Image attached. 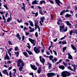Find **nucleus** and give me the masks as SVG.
I'll return each mask as SVG.
<instances>
[{
  "label": "nucleus",
  "mask_w": 77,
  "mask_h": 77,
  "mask_svg": "<svg viewBox=\"0 0 77 77\" xmlns=\"http://www.w3.org/2000/svg\"><path fill=\"white\" fill-rule=\"evenodd\" d=\"M24 66V63L23 61L21 59H19L17 63V67L20 66L19 69V70L20 71V72H21L22 71V69Z\"/></svg>",
  "instance_id": "f257e3e1"
},
{
  "label": "nucleus",
  "mask_w": 77,
  "mask_h": 77,
  "mask_svg": "<svg viewBox=\"0 0 77 77\" xmlns=\"http://www.w3.org/2000/svg\"><path fill=\"white\" fill-rule=\"evenodd\" d=\"M60 32H65L68 30V29L67 27H66L65 29V26H60Z\"/></svg>",
  "instance_id": "f03ea898"
},
{
  "label": "nucleus",
  "mask_w": 77,
  "mask_h": 77,
  "mask_svg": "<svg viewBox=\"0 0 77 77\" xmlns=\"http://www.w3.org/2000/svg\"><path fill=\"white\" fill-rule=\"evenodd\" d=\"M71 75V73L67 71H65L62 72L61 76L63 77H66V76L69 77Z\"/></svg>",
  "instance_id": "7ed1b4c3"
},
{
  "label": "nucleus",
  "mask_w": 77,
  "mask_h": 77,
  "mask_svg": "<svg viewBox=\"0 0 77 77\" xmlns=\"http://www.w3.org/2000/svg\"><path fill=\"white\" fill-rule=\"evenodd\" d=\"M33 20H34L35 23V26L37 28H38V32H40V27L38 25V21L37 20H35L34 19Z\"/></svg>",
  "instance_id": "20e7f679"
},
{
  "label": "nucleus",
  "mask_w": 77,
  "mask_h": 77,
  "mask_svg": "<svg viewBox=\"0 0 77 77\" xmlns=\"http://www.w3.org/2000/svg\"><path fill=\"white\" fill-rule=\"evenodd\" d=\"M57 74H55L54 73H48L47 74V75L48 77H53V76H54L56 75Z\"/></svg>",
  "instance_id": "39448f33"
},
{
  "label": "nucleus",
  "mask_w": 77,
  "mask_h": 77,
  "mask_svg": "<svg viewBox=\"0 0 77 77\" xmlns=\"http://www.w3.org/2000/svg\"><path fill=\"white\" fill-rule=\"evenodd\" d=\"M46 57H47V58H49V59L51 60V61H52L53 63H54V60L53 59V56L51 55H50L49 57L48 56H46Z\"/></svg>",
  "instance_id": "423d86ee"
},
{
  "label": "nucleus",
  "mask_w": 77,
  "mask_h": 77,
  "mask_svg": "<svg viewBox=\"0 0 77 77\" xmlns=\"http://www.w3.org/2000/svg\"><path fill=\"white\" fill-rule=\"evenodd\" d=\"M36 47H35L34 48V51L36 54H39L40 53V49H36Z\"/></svg>",
  "instance_id": "0eeeda50"
},
{
  "label": "nucleus",
  "mask_w": 77,
  "mask_h": 77,
  "mask_svg": "<svg viewBox=\"0 0 77 77\" xmlns=\"http://www.w3.org/2000/svg\"><path fill=\"white\" fill-rule=\"evenodd\" d=\"M29 40L30 42H31V44H33V45L35 46V40H33V39L32 38H29Z\"/></svg>",
  "instance_id": "6e6552de"
},
{
  "label": "nucleus",
  "mask_w": 77,
  "mask_h": 77,
  "mask_svg": "<svg viewBox=\"0 0 77 77\" xmlns=\"http://www.w3.org/2000/svg\"><path fill=\"white\" fill-rule=\"evenodd\" d=\"M39 59L40 60V61L43 64V65H44V62H45V59L43 58H42V60H41V59H42V57L41 56H40L39 57Z\"/></svg>",
  "instance_id": "1a4fd4ad"
},
{
  "label": "nucleus",
  "mask_w": 77,
  "mask_h": 77,
  "mask_svg": "<svg viewBox=\"0 0 77 77\" xmlns=\"http://www.w3.org/2000/svg\"><path fill=\"white\" fill-rule=\"evenodd\" d=\"M30 66L32 69H34L35 71L37 70V67H35V65H32L30 64Z\"/></svg>",
  "instance_id": "9d476101"
},
{
  "label": "nucleus",
  "mask_w": 77,
  "mask_h": 77,
  "mask_svg": "<svg viewBox=\"0 0 77 77\" xmlns=\"http://www.w3.org/2000/svg\"><path fill=\"white\" fill-rule=\"evenodd\" d=\"M38 2H39V1H36V0L33 1L32 2V5H38Z\"/></svg>",
  "instance_id": "9b49d317"
},
{
  "label": "nucleus",
  "mask_w": 77,
  "mask_h": 77,
  "mask_svg": "<svg viewBox=\"0 0 77 77\" xmlns=\"http://www.w3.org/2000/svg\"><path fill=\"white\" fill-rule=\"evenodd\" d=\"M68 59H72V60L73 59L72 58V56L71 55V54L69 53H68Z\"/></svg>",
  "instance_id": "f8f14e48"
},
{
  "label": "nucleus",
  "mask_w": 77,
  "mask_h": 77,
  "mask_svg": "<svg viewBox=\"0 0 77 77\" xmlns=\"http://www.w3.org/2000/svg\"><path fill=\"white\" fill-rule=\"evenodd\" d=\"M2 72H3V73H4L6 75H7L8 76L9 75V74H8V73L7 71V70L6 69H5L4 70L2 71Z\"/></svg>",
  "instance_id": "ddd939ff"
},
{
  "label": "nucleus",
  "mask_w": 77,
  "mask_h": 77,
  "mask_svg": "<svg viewBox=\"0 0 77 77\" xmlns=\"http://www.w3.org/2000/svg\"><path fill=\"white\" fill-rule=\"evenodd\" d=\"M41 67L39 66L38 68V69L37 70V72L38 74H40L41 72Z\"/></svg>",
  "instance_id": "4468645a"
},
{
  "label": "nucleus",
  "mask_w": 77,
  "mask_h": 77,
  "mask_svg": "<svg viewBox=\"0 0 77 77\" xmlns=\"http://www.w3.org/2000/svg\"><path fill=\"white\" fill-rule=\"evenodd\" d=\"M45 19V17H43L40 18V20H41L40 21H41L42 23H44V21Z\"/></svg>",
  "instance_id": "2eb2a0df"
},
{
  "label": "nucleus",
  "mask_w": 77,
  "mask_h": 77,
  "mask_svg": "<svg viewBox=\"0 0 77 77\" xmlns=\"http://www.w3.org/2000/svg\"><path fill=\"white\" fill-rule=\"evenodd\" d=\"M59 44H66V42L63 41L62 42L61 41H60L59 42Z\"/></svg>",
  "instance_id": "dca6fc26"
},
{
  "label": "nucleus",
  "mask_w": 77,
  "mask_h": 77,
  "mask_svg": "<svg viewBox=\"0 0 77 77\" xmlns=\"http://www.w3.org/2000/svg\"><path fill=\"white\" fill-rule=\"evenodd\" d=\"M16 37H17V38L19 39V41H21V37H20V34H19V33L17 34Z\"/></svg>",
  "instance_id": "f3484780"
},
{
  "label": "nucleus",
  "mask_w": 77,
  "mask_h": 77,
  "mask_svg": "<svg viewBox=\"0 0 77 77\" xmlns=\"http://www.w3.org/2000/svg\"><path fill=\"white\" fill-rule=\"evenodd\" d=\"M12 20V17H9L8 18L7 20V23H9Z\"/></svg>",
  "instance_id": "a211bd4d"
},
{
  "label": "nucleus",
  "mask_w": 77,
  "mask_h": 77,
  "mask_svg": "<svg viewBox=\"0 0 77 77\" xmlns=\"http://www.w3.org/2000/svg\"><path fill=\"white\" fill-rule=\"evenodd\" d=\"M23 54L25 56H26V57H29V56L27 55H28V54H27V52H23Z\"/></svg>",
  "instance_id": "6ab92c4d"
},
{
  "label": "nucleus",
  "mask_w": 77,
  "mask_h": 77,
  "mask_svg": "<svg viewBox=\"0 0 77 77\" xmlns=\"http://www.w3.org/2000/svg\"><path fill=\"white\" fill-rule=\"evenodd\" d=\"M65 23H66L67 26H71L72 25L71 23H69V21H66Z\"/></svg>",
  "instance_id": "aec40b11"
},
{
  "label": "nucleus",
  "mask_w": 77,
  "mask_h": 77,
  "mask_svg": "<svg viewBox=\"0 0 77 77\" xmlns=\"http://www.w3.org/2000/svg\"><path fill=\"white\" fill-rule=\"evenodd\" d=\"M4 59L5 60H6V59L7 60H9V59H10V58H9V57L8 55L5 56L4 57Z\"/></svg>",
  "instance_id": "412c9836"
},
{
  "label": "nucleus",
  "mask_w": 77,
  "mask_h": 77,
  "mask_svg": "<svg viewBox=\"0 0 77 77\" xmlns=\"http://www.w3.org/2000/svg\"><path fill=\"white\" fill-rule=\"evenodd\" d=\"M29 22L31 26H33V22L31 20H29Z\"/></svg>",
  "instance_id": "4be33fe9"
},
{
  "label": "nucleus",
  "mask_w": 77,
  "mask_h": 77,
  "mask_svg": "<svg viewBox=\"0 0 77 77\" xmlns=\"http://www.w3.org/2000/svg\"><path fill=\"white\" fill-rule=\"evenodd\" d=\"M31 13L32 14H35V17H37V16L38 15V12H36V13H33L32 12V11Z\"/></svg>",
  "instance_id": "5701e85b"
},
{
  "label": "nucleus",
  "mask_w": 77,
  "mask_h": 77,
  "mask_svg": "<svg viewBox=\"0 0 77 77\" xmlns=\"http://www.w3.org/2000/svg\"><path fill=\"white\" fill-rule=\"evenodd\" d=\"M39 13L40 14H41V15H44V14L43 13V12H42V10H39Z\"/></svg>",
  "instance_id": "b1692460"
},
{
  "label": "nucleus",
  "mask_w": 77,
  "mask_h": 77,
  "mask_svg": "<svg viewBox=\"0 0 77 77\" xmlns=\"http://www.w3.org/2000/svg\"><path fill=\"white\" fill-rule=\"evenodd\" d=\"M59 68L62 69H65V67L64 66H59Z\"/></svg>",
  "instance_id": "393cba45"
},
{
  "label": "nucleus",
  "mask_w": 77,
  "mask_h": 77,
  "mask_svg": "<svg viewBox=\"0 0 77 77\" xmlns=\"http://www.w3.org/2000/svg\"><path fill=\"white\" fill-rule=\"evenodd\" d=\"M26 51H27L28 53H29V55H31V54H33L32 53V52H31L30 51H28V50H27L26 49Z\"/></svg>",
  "instance_id": "a878e982"
},
{
  "label": "nucleus",
  "mask_w": 77,
  "mask_h": 77,
  "mask_svg": "<svg viewBox=\"0 0 77 77\" xmlns=\"http://www.w3.org/2000/svg\"><path fill=\"white\" fill-rule=\"evenodd\" d=\"M71 46L72 48V49H73V50H76L77 49H76V48H75V47H74V45H71Z\"/></svg>",
  "instance_id": "bb28decb"
},
{
  "label": "nucleus",
  "mask_w": 77,
  "mask_h": 77,
  "mask_svg": "<svg viewBox=\"0 0 77 77\" xmlns=\"http://www.w3.org/2000/svg\"><path fill=\"white\" fill-rule=\"evenodd\" d=\"M48 65L49 66L48 67V69H50V68H51V64L50 63H48Z\"/></svg>",
  "instance_id": "cd10ccee"
},
{
  "label": "nucleus",
  "mask_w": 77,
  "mask_h": 77,
  "mask_svg": "<svg viewBox=\"0 0 77 77\" xmlns=\"http://www.w3.org/2000/svg\"><path fill=\"white\" fill-rule=\"evenodd\" d=\"M14 54L16 55L17 57H18L19 56V51H18L17 52H14Z\"/></svg>",
  "instance_id": "c85d7f7f"
},
{
  "label": "nucleus",
  "mask_w": 77,
  "mask_h": 77,
  "mask_svg": "<svg viewBox=\"0 0 77 77\" xmlns=\"http://www.w3.org/2000/svg\"><path fill=\"white\" fill-rule=\"evenodd\" d=\"M44 3V5L45 4V2L44 0L41 1L40 2V5H42V3Z\"/></svg>",
  "instance_id": "c756f323"
},
{
  "label": "nucleus",
  "mask_w": 77,
  "mask_h": 77,
  "mask_svg": "<svg viewBox=\"0 0 77 77\" xmlns=\"http://www.w3.org/2000/svg\"><path fill=\"white\" fill-rule=\"evenodd\" d=\"M55 1L56 4H58L60 2V0H55Z\"/></svg>",
  "instance_id": "7c9ffc66"
},
{
  "label": "nucleus",
  "mask_w": 77,
  "mask_h": 77,
  "mask_svg": "<svg viewBox=\"0 0 77 77\" xmlns=\"http://www.w3.org/2000/svg\"><path fill=\"white\" fill-rule=\"evenodd\" d=\"M57 24L59 26H64V24L63 23H59L58 22Z\"/></svg>",
  "instance_id": "2f4dec72"
},
{
  "label": "nucleus",
  "mask_w": 77,
  "mask_h": 77,
  "mask_svg": "<svg viewBox=\"0 0 77 77\" xmlns=\"http://www.w3.org/2000/svg\"><path fill=\"white\" fill-rule=\"evenodd\" d=\"M27 45H28V46H27V47H28V48H29V50H30L31 47H30V44H29V43H27Z\"/></svg>",
  "instance_id": "473e14b6"
},
{
  "label": "nucleus",
  "mask_w": 77,
  "mask_h": 77,
  "mask_svg": "<svg viewBox=\"0 0 77 77\" xmlns=\"http://www.w3.org/2000/svg\"><path fill=\"white\" fill-rule=\"evenodd\" d=\"M58 23H62V20L61 19H59L57 22V24H58Z\"/></svg>",
  "instance_id": "72a5a7b5"
},
{
  "label": "nucleus",
  "mask_w": 77,
  "mask_h": 77,
  "mask_svg": "<svg viewBox=\"0 0 77 77\" xmlns=\"http://www.w3.org/2000/svg\"><path fill=\"white\" fill-rule=\"evenodd\" d=\"M4 7H5V8H6L7 10H8V8L7 7V5H6V4L4 5Z\"/></svg>",
  "instance_id": "f704fd0d"
},
{
  "label": "nucleus",
  "mask_w": 77,
  "mask_h": 77,
  "mask_svg": "<svg viewBox=\"0 0 77 77\" xmlns=\"http://www.w3.org/2000/svg\"><path fill=\"white\" fill-rule=\"evenodd\" d=\"M67 68L69 69H70V70H71V71H73V69H72L71 68V66H69L67 67Z\"/></svg>",
  "instance_id": "c9c22d12"
},
{
  "label": "nucleus",
  "mask_w": 77,
  "mask_h": 77,
  "mask_svg": "<svg viewBox=\"0 0 77 77\" xmlns=\"http://www.w3.org/2000/svg\"><path fill=\"white\" fill-rule=\"evenodd\" d=\"M66 47H64L63 48V52H64V51L66 50Z\"/></svg>",
  "instance_id": "e433bc0d"
},
{
  "label": "nucleus",
  "mask_w": 77,
  "mask_h": 77,
  "mask_svg": "<svg viewBox=\"0 0 77 77\" xmlns=\"http://www.w3.org/2000/svg\"><path fill=\"white\" fill-rule=\"evenodd\" d=\"M63 64L65 66H68V64H67L65 63L64 62V61L63 62Z\"/></svg>",
  "instance_id": "4c0bfd02"
},
{
  "label": "nucleus",
  "mask_w": 77,
  "mask_h": 77,
  "mask_svg": "<svg viewBox=\"0 0 77 77\" xmlns=\"http://www.w3.org/2000/svg\"><path fill=\"white\" fill-rule=\"evenodd\" d=\"M25 6H22L21 7V8L22 9H23V11H26V10L25 9Z\"/></svg>",
  "instance_id": "58836bf2"
},
{
  "label": "nucleus",
  "mask_w": 77,
  "mask_h": 77,
  "mask_svg": "<svg viewBox=\"0 0 77 77\" xmlns=\"http://www.w3.org/2000/svg\"><path fill=\"white\" fill-rule=\"evenodd\" d=\"M17 22H18L19 23H21V22H22V19H21L20 21L19 19H18L17 20Z\"/></svg>",
  "instance_id": "ea45409f"
},
{
  "label": "nucleus",
  "mask_w": 77,
  "mask_h": 77,
  "mask_svg": "<svg viewBox=\"0 0 77 77\" xmlns=\"http://www.w3.org/2000/svg\"><path fill=\"white\" fill-rule=\"evenodd\" d=\"M18 47H17V46H16L14 48V49L15 51H17V50L19 51V50H18Z\"/></svg>",
  "instance_id": "a19ab883"
},
{
  "label": "nucleus",
  "mask_w": 77,
  "mask_h": 77,
  "mask_svg": "<svg viewBox=\"0 0 77 77\" xmlns=\"http://www.w3.org/2000/svg\"><path fill=\"white\" fill-rule=\"evenodd\" d=\"M53 52L54 53V54L55 55V56H57V52L55 51L54 50H53Z\"/></svg>",
  "instance_id": "79ce46f5"
},
{
  "label": "nucleus",
  "mask_w": 77,
  "mask_h": 77,
  "mask_svg": "<svg viewBox=\"0 0 77 77\" xmlns=\"http://www.w3.org/2000/svg\"><path fill=\"white\" fill-rule=\"evenodd\" d=\"M44 49H42L41 50L42 53H44V50H45V47H43Z\"/></svg>",
  "instance_id": "37998d69"
},
{
  "label": "nucleus",
  "mask_w": 77,
  "mask_h": 77,
  "mask_svg": "<svg viewBox=\"0 0 77 77\" xmlns=\"http://www.w3.org/2000/svg\"><path fill=\"white\" fill-rule=\"evenodd\" d=\"M49 1L50 2L51 4H54V2H53V1L51 0H49Z\"/></svg>",
  "instance_id": "c03bdc74"
},
{
  "label": "nucleus",
  "mask_w": 77,
  "mask_h": 77,
  "mask_svg": "<svg viewBox=\"0 0 77 77\" xmlns=\"http://www.w3.org/2000/svg\"><path fill=\"white\" fill-rule=\"evenodd\" d=\"M8 43L9 45H12V43L11 42V41H8Z\"/></svg>",
  "instance_id": "a18cd8bd"
},
{
  "label": "nucleus",
  "mask_w": 77,
  "mask_h": 77,
  "mask_svg": "<svg viewBox=\"0 0 77 77\" xmlns=\"http://www.w3.org/2000/svg\"><path fill=\"white\" fill-rule=\"evenodd\" d=\"M71 14H67L66 15V17H71Z\"/></svg>",
  "instance_id": "49530a36"
},
{
  "label": "nucleus",
  "mask_w": 77,
  "mask_h": 77,
  "mask_svg": "<svg viewBox=\"0 0 77 77\" xmlns=\"http://www.w3.org/2000/svg\"><path fill=\"white\" fill-rule=\"evenodd\" d=\"M72 33H73V31H72V30L70 31L69 32L70 35H72Z\"/></svg>",
  "instance_id": "de8ad7c7"
},
{
  "label": "nucleus",
  "mask_w": 77,
  "mask_h": 77,
  "mask_svg": "<svg viewBox=\"0 0 77 77\" xmlns=\"http://www.w3.org/2000/svg\"><path fill=\"white\" fill-rule=\"evenodd\" d=\"M60 3H61V4H62V2H61L60 1V2L59 3H58V4H57V5L59 6H60Z\"/></svg>",
  "instance_id": "09e8293b"
},
{
  "label": "nucleus",
  "mask_w": 77,
  "mask_h": 77,
  "mask_svg": "<svg viewBox=\"0 0 77 77\" xmlns=\"http://www.w3.org/2000/svg\"><path fill=\"white\" fill-rule=\"evenodd\" d=\"M66 35H65L64 37H62L60 39V40H63V39H65V38L66 37Z\"/></svg>",
  "instance_id": "8fccbe9b"
},
{
  "label": "nucleus",
  "mask_w": 77,
  "mask_h": 77,
  "mask_svg": "<svg viewBox=\"0 0 77 77\" xmlns=\"http://www.w3.org/2000/svg\"><path fill=\"white\" fill-rule=\"evenodd\" d=\"M29 75H32V77H34V76L33 75V73H29Z\"/></svg>",
  "instance_id": "3c124183"
},
{
  "label": "nucleus",
  "mask_w": 77,
  "mask_h": 77,
  "mask_svg": "<svg viewBox=\"0 0 77 77\" xmlns=\"http://www.w3.org/2000/svg\"><path fill=\"white\" fill-rule=\"evenodd\" d=\"M46 53L47 55H50V53L49 52H48V51H46Z\"/></svg>",
  "instance_id": "603ef678"
},
{
  "label": "nucleus",
  "mask_w": 77,
  "mask_h": 77,
  "mask_svg": "<svg viewBox=\"0 0 77 77\" xmlns=\"http://www.w3.org/2000/svg\"><path fill=\"white\" fill-rule=\"evenodd\" d=\"M35 35L36 37H38V32H35Z\"/></svg>",
  "instance_id": "864d4df0"
},
{
  "label": "nucleus",
  "mask_w": 77,
  "mask_h": 77,
  "mask_svg": "<svg viewBox=\"0 0 77 77\" xmlns=\"http://www.w3.org/2000/svg\"><path fill=\"white\" fill-rule=\"evenodd\" d=\"M23 29L24 30H27V29H28V28L26 27V26H25L24 27Z\"/></svg>",
  "instance_id": "5fc2aeb1"
},
{
  "label": "nucleus",
  "mask_w": 77,
  "mask_h": 77,
  "mask_svg": "<svg viewBox=\"0 0 77 77\" xmlns=\"http://www.w3.org/2000/svg\"><path fill=\"white\" fill-rule=\"evenodd\" d=\"M25 24H26L27 26H29V23L27 22H25L24 23Z\"/></svg>",
  "instance_id": "6e6d98bb"
},
{
  "label": "nucleus",
  "mask_w": 77,
  "mask_h": 77,
  "mask_svg": "<svg viewBox=\"0 0 77 77\" xmlns=\"http://www.w3.org/2000/svg\"><path fill=\"white\" fill-rule=\"evenodd\" d=\"M12 66H10L9 67V68H8V70H11V69H12Z\"/></svg>",
  "instance_id": "4d7b16f0"
},
{
  "label": "nucleus",
  "mask_w": 77,
  "mask_h": 77,
  "mask_svg": "<svg viewBox=\"0 0 77 77\" xmlns=\"http://www.w3.org/2000/svg\"><path fill=\"white\" fill-rule=\"evenodd\" d=\"M57 38H56L54 40V42H56L57 41Z\"/></svg>",
  "instance_id": "13d9d810"
},
{
  "label": "nucleus",
  "mask_w": 77,
  "mask_h": 77,
  "mask_svg": "<svg viewBox=\"0 0 77 77\" xmlns=\"http://www.w3.org/2000/svg\"><path fill=\"white\" fill-rule=\"evenodd\" d=\"M42 22L41 21H40L39 23L40 24L41 26H42L43 25V24H42Z\"/></svg>",
  "instance_id": "bf43d9fd"
},
{
  "label": "nucleus",
  "mask_w": 77,
  "mask_h": 77,
  "mask_svg": "<svg viewBox=\"0 0 77 77\" xmlns=\"http://www.w3.org/2000/svg\"><path fill=\"white\" fill-rule=\"evenodd\" d=\"M8 13L6 12L5 14V17H7V15H8Z\"/></svg>",
  "instance_id": "052dcab7"
},
{
  "label": "nucleus",
  "mask_w": 77,
  "mask_h": 77,
  "mask_svg": "<svg viewBox=\"0 0 77 77\" xmlns=\"http://www.w3.org/2000/svg\"><path fill=\"white\" fill-rule=\"evenodd\" d=\"M66 62H69V61H70V60H69L66 59Z\"/></svg>",
  "instance_id": "680f3d73"
},
{
  "label": "nucleus",
  "mask_w": 77,
  "mask_h": 77,
  "mask_svg": "<svg viewBox=\"0 0 77 77\" xmlns=\"http://www.w3.org/2000/svg\"><path fill=\"white\" fill-rule=\"evenodd\" d=\"M38 8L39 9V10H41V9H42L41 7L40 6H38Z\"/></svg>",
  "instance_id": "e2e57ef3"
},
{
  "label": "nucleus",
  "mask_w": 77,
  "mask_h": 77,
  "mask_svg": "<svg viewBox=\"0 0 77 77\" xmlns=\"http://www.w3.org/2000/svg\"><path fill=\"white\" fill-rule=\"evenodd\" d=\"M25 39V38H24V36H22V41H23V40H24Z\"/></svg>",
  "instance_id": "0e129e2a"
},
{
  "label": "nucleus",
  "mask_w": 77,
  "mask_h": 77,
  "mask_svg": "<svg viewBox=\"0 0 77 77\" xmlns=\"http://www.w3.org/2000/svg\"><path fill=\"white\" fill-rule=\"evenodd\" d=\"M9 75H12V72L11 71H10L9 73Z\"/></svg>",
  "instance_id": "69168bd1"
},
{
  "label": "nucleus",
  "mask_w": 77,
  "mask_h": 77,
  "mask_svg": "<svg viewBox=\"0 0 77 77\" xmlns=\"http://www.w3.org/2000/svg\"><path fill=\"white\" fill-rule=\"evenodd\" d=\"M2 17H3V20H5V16H4V15H2Z\"/></svg>",
  "instance_id": "338daca9"
},
{
  "label": "nucleus",
  "mask_w": 77,
  "mask_h": 77,
  "mask_svg": "<svg viewBox=\"0 0 77 77\" xmlns=\"http://www.w3.org/2000/svg\"><path fill=\"white\" fill-rule=\"evenodd\" d=\"M74 9L75 11H77V7H75L74 8Z\"/></svg>",
  "instance_id": "774afa93"
}]
</instances>
